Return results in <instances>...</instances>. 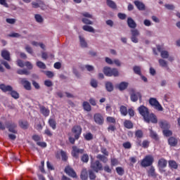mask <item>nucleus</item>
<instances>
[{
	"label": "nucleus",
	"instance_id": "f257e3e1",
	"mask_svg": "<svg viewBox=\"0 0 180 180\" xmlns=\"http://www.w3.org/2000/svg\"><path fill=\"white\" fill-rule=\"evenodd\" d=\"M103 73L106 77H119V70L116 68L105 67L103 68Z\"/></svg>",
	"mask_w": 180,
	"mask_h": 180
},
{
	"label": "nucleus",
	"instance_id": "f03ea898",
	"mask_svg": "<svg viewBox=\"0 0 180 180\" xmlns=\"http://www.w3.org/2000/svg\"><path fill=\"white\" fill-rule=\"evenodd\" d=\"M154 162V158L152 155H146L141 161V165L146 168L147 167H151Z\"/></svg>",
	"mask_w": 180,
	"mask_h": 180
},
{
	"label": "nucleus",
	"instance_id": "7ed1b4c3",
	"mask_svg": "<svg viewBox=\"0 0 180 180\" xmlns=\"http://www.w3.org/2000/svg\"><path fill=\"white\" fill-rule=\"evenodd\" d=\"M149 103L153 108H154V109L158 110L159 112H162V110H164L162 105L160 104V102H158L155 98H150L149 99Z\"/></svg>",
	"mask_w": 180,
	"mask_h": 180
},
{
	"label": "nucleus",
	"instance_id": "20e7f679",
	"mask_svg": "<svg viewBox=\"0 0 180 180\" xmlns=\"http://www.w3.org/2000/svg\"><path fill=\"white\" fill-rule=\"evenodd\" d=\"M85 150L78 148V146H73L72 148V155L74 158H79V154H84Z\"/></svg>",
	"mask_w": 180,
	"mask_h": 180
},
{
	"label": "nucleus",
	"instance_id": "39448f33",
	"mask_svg": "<svg viewBox=\"0 0 180 180\" xmlns=\"http://www.w3.org/2000/svg\"><path fill=\"white\" fill-rule=\"evenodd\" d=\"M138 110L140 115L143 116V119H146L147 120H148V118H147V117L150 115V112L148 111V108H147V107L144 105H141L140 107H139Z\"/></svg>",
	"mask_w": 180,
	"mask_h": 180
},
{
	"label": "nucleus",
	"instance_id": "423d86ee",
	"mask_svg": "<svg viewBox=\"0 0 180 180\" xmlns=\"http://www.w3.org/2000/svg\"><path fill=\"white\" fill-rule=\"evenodd\" d=\"M131 41L132 43H139L138 37L140 36V31L137 29L131 30Z\"/></svg>",
	"mask_w": 180,
	"mask_h": 180
},
{
	"label": "nucleus",
	"instance_id": "0eeeda50",
	"mask_svg": "<svg viewBox=\"0 0 180 180\" xmlns=\"http://www.w3.org/2000/svg\"><path fill=\"white\" fill-rule=\"evenodd\" d=\"M168 162L165 158H161L158 160V167L159 168V171L160 172H165V169L164 168L167 167V165Z\"/></svg>",
	"mask_w": 180,
	"mask_h": 180
},
{
	"label": "nucleus",
	"instance_id": "6e6552de",
	"mask_svg": "<svg viewBox=\"0 0 180 180\" xmlns=\"http://www.w3.org/2000/svg\"><path fill=\"white\" fill-rule=\"evenodd\" d=\"M72 133L75 134V140H78L81 136V133H82V128H81V126L76 125L72 127Z\"/></svg>",
	"mask_w": 180,
	"mask_h": 180
},
{
	"label": "nucleus",
	"instance_id": "1a4fd4ad",
	"mask_svg": "<svg viewBox=\"0 0 180 180\" xmlns=\"http://www.w3.org/2000/svg\"><path fill=\"white\" fill-rule=\"evenodd\" d=\"M91 168H92L95 172H99V171H102L103 169L102 163L98 160L93 162L91 164Z\"/></svg>",
	"mask_w": 180,
	"mask_h": 180
},
{
	"label": "nucleus",
	"instance_id": "9d476101",
	"mask_svg": "<svg viewBox=\"0 0 180 180\" xmlns=\"http://www.w3.org/2000/svg\"><path fill=\"white\" fill-rule=\"evenodd\" d=\"M20 84L23 85L25 89H26L27 91L32 90V84H30V82L27 81L26 78H20Z\"/></svg>",
	"mask_w": 180,
	"mask_h": 180
},
{
	"label": "nucleus",
	"instance_id": "9b49d317",
	"mask_svg": "<svg viewBox=\"0 0 180 180\" xmlns=\"http://www.w3.org/2000/svg\"><path fill=\"white\" fill-rule=\"evenodd\" d=\"M94 119L95 123H96L97 124L102 125L105 122V120L103 119V116L101 113L94 114Z\"/></svg>",
	"mask_w": 180,
	"mask_h": 180
},
{
	"label": "nucleus",
	"instance_id": "f8f14e48",
	"mask_svg": "<svg viewBox=\"0 0 180 180\" xmlns=\"http://www.w3.org/2000/svg\"><path fill=\"white\" fill-rule=\"evenodd\" d=\"M141 101V94L140 92H133L131 94V101L132 102H137V101Z\"/></svg>",
	"mask_w": 180,
	"mask_h": 180
},
{
	"label": "nucleus",
	"instance_id": "ddd939ff",
	"mask_svg": "<svg viewBox=\"0 0 180 180\" xmlns=\"http://www.w3.org/2000/svg\"><path fill=\"white\" fill-rule=\"evenodd\" d=\"M147 119L148 120L146 119H144L146 123H150V122H151V123H157L158 122V120H157V117H155L154 114L148 115Z\"/></svg>",
	"mask_w": 180,
	"mask_h": 180
},
{
	"label": "nucleus",
	"instance_id": "4468645a",
	"mask_svg": "<svg viewBox=\"0 0 180 180\" xmlns=\"http://www.w3.org/2000/svg\"><path fill=\"white\" fill-rule=\"evenodd\" d=\"M158 51L160 53V56L162 58H169V53H168L167 51H162V49L161 48V46L158 45L157 46Z\"/></svg>",
	"mask_w": 180,
	"mask_h": 180
},
{
	"label": "nucleus",
	"instance_id": "2eb2a0df",
	"mask_svg": "<svg viewBox=\"0 0 180 180\" xmlns=\"http://www.w3.org/2000/svg\"><path fill=\"white\" fill-rule=\"evenodd\" d=\"M65 172H66L69 176H72V178H77V173H75L74 169L71 168L70 167H67L65 169Z\"/></svg>",
	"mask_w": 180,
	"mask_h": 180
},
{
	"label": "nucleus",
	"instance_id": "dca6fc26",
	"mask_svg": "<svg viewBox=\"0 0 180 180\" xmlns=\"http://www.w3.org/2000/svg\"><path fill=\"white\" fill-rule=\"evenodd\" d=\"M0 89H1L3 92H9L10 94L12 89H13V87L10 85H5L4 84H0Z\"/></svg>",
	"mask_w": 180,
	"mask_h": 180
},
{
	"label": "nucleus",
	"instance_id": "f3484780",
	"mask_svg": "<svg viewBox=\"0 0 180 180\" xmlns=\"http://www.w3.org/2000/svg\"><path fill=\"white\" fill-rule=\"evenodd\" d=\"M17 127L18 125H16L15 123H9L7 125V129H8V131H11V133H14L16 134V133H18V131L15 129Z\"/></svg>",
	"mask_w": 180,
	"mask_h": 180
},
{
	"label": "nucleus",
	"instance_id": "a211bd4d",
	"mask_svg": "<svg viewBox=\"0 0 180 180\" xmlns=\"http://www.w3.org/2000/svg\"><path fill=\"white\" fill-rule=\"evenodd\" d=\"M1 57L6 61H11V53H9L7 50L1 51Z\"/></svg>",
	"mask_w": 180,
	"mask_h": 180
},
{
	"label": "nucleus",
	"instance_id": "6ab92c4d",
	"mask_svg": "<svg viewBox=\"0 0 180 180\" xmlns=\"http://www.w3.org/2000/svg\"><path fill=\"white\" fill-rule=\"evenodd\" d=\"M127 25L131 29H136V27H137V24L134 21V20H133V18L130 17H129L127 19Z\"/></svg>",
	"mask_w": 180,
	"mask_h": 180
},
{
	"label": "nucleus",
	"instance_id": "aec40b11",
	"mask_svg": "<svg viewBox=\"0 0 180 180\" xmlns=\"http://www.w3.org/2000/svg\"><path fill=\"white\" fill-rule=\"evenodd\" d=\"M135 6L139 9V11H146V5L143 4L141 1H135L134 2Z\"/></svg>",
	"mask_w": 180,
	"mask_h": 180
},
{
	"label": "nucleus",
	"instance_id": "412c9836",
	"mask_svg": "<svg viewBox=\"0 0 180 180\" xmlns=\"http://www.w3.org/2000/svg\"><path fill=\"white\" fill-rule=\"evenodd\" d=\"M159 126L161 127V129H168L171 126L169 125V123L165 120L159 122Z\"/></svg>",
	"mask_w": 180,
	"mask_h": 180
},
{
	"label": "nucleus",
	"instance_id": "4be33fe9",
	"mask_svg": "<svg viewBox=\"0 0 180 180\" xmlns=\"http://www.w3.org/2000/svg\"><path fill=\"white\" fill-rule=\"evenodd\" d=\"M40 112L41 113H42L44 116H45V117H47V116L50 115V110L48 108H46V107L44 106L40 107Z\"/></svg>",
	"mask_w": 180,
	"mask_h": 180
},
{
	"label": "nucleus",
	"instance_id": "5701e85b",
	"mask_svg": "<svg viewBox=\"0 0 180 180\" xmlns=\"http://www.w3.org/2000/svg\"><path fill=\"white\" fill-rule=\"evenodd\" d=\"M148 176H152V178H156L157 174H155V169L153 166H151L148 171Z\"/></svg>",
	"mask_w": 180,
	"mask_h": 180
},
{
	"label": "nucleus",
	"instance_id": "b1692460",
	"mask_svg": "<svg viewBox=\"0 0 180 180\" xmlns=\"http://www.w3.org/2000/svg\"><path fill=\"white\" fill-rule=\"evenodd\" d=\"M49 124L53 130H56L57 129V122H56V120L53 118H50L49 120Z\"/></svg>",
	"mask_w": 180,
	"mask_h": 180
},
{
	"label": "nucleus",
	"instance_id": "393cba45",
	"mask_svg": "<svg viewBox=\"0 0 180 180\" xmlns=\"http://www.w3.org/2000/svg\"><path fill=\"white\" fill-rule=\"evenodd\" d=\"M158 63L160 67H162L163 68H167V70H169V68L168 67V62H167L165 60L159 59Z\"/></svg>",
	"mask_w": 180,
	"mask_h": 180
},
{
	"label": "nucleus",
	"instance_id": "a878e982",
	"mask_svg": "<svg viewBox=\"0 0 180 180\" xmlns=\"http://www.w3.org/2000/svg\"><path fill=\"white\" fill-rule=\"evenodd\" d=\"M168 143L169 146H172V147H175V146L178 144V141L176 140V139L172 136L168 139Z\"/></svg>",
	"mask_w": 180,
	"mask_h": 180
},
{
	"label": "nucleus",
	"instance_id": "bb28decb",
	"mask_svg": "<svg viewBox=\"0 0 180 180\" xmlns=\"http://www.w3.org/2000/svg\"><path fill=\"white\" fill-rule=\"evenodd\" d=\"M124 127L126 129H133L134 124H133V122H131V121L129 120H125L124 122Z\"/></svg>",
	"mask_w": 180,
	"mask_h": 180
},
{
	"label": "nucleus",
	"instance_id": "cd10ccee",
	"mask_svg": "<svg viewBox=\"0 0 180 180\" xmlns=\"http://www.w3.org/2000/svg\"><path fill=\"white\" fill-rule=\"evenodd\" d=\"M120 112L122 116H127V113H128L127 107L124 105H121L120 107Z\"/></svg>",
	"mask_w": 180,
	"mask_h": 180
},
{
	"label": "nucleus",
	"instance_id": "c85d7f7f",
	"mask_svg": "<svg viewBox=\"0 0 180 180\" xmlns=\"http://www.w3.org/2000/svg\"><path fill=\"white\" fill-rule=\"evenodd\" d=\"M79 41H80V46L83 49H85L86 47H88V44L86 43V41H85V38L82 37L81 36L79 37Z\"/></svg>",
	"mask_w": 180,
	"mask_h": 180
},
{
	"label": "nucleus",
	"instance_id": "c756f323",
	"mask_svg": "<svg viewBox=\"0 0 180 180\" xmlns=\"http://www.w3.org/2000/svg\"><path fill=\"white\" fill-rule=\"evenodd\" d=\"M129 86V83L126 82H122L118 85V89L120 91H124Z\"/></svg>",
	"mask_w": 180,
	"mask_h": 180
},
{
	"label": "nucleus",
	"instance_id": "7c9ffc66",
	"mask_svg": "<svg viewBox=\"0 0 180 180\" xmlns=\"http://www.w3.org/2000/svg\"><path fill=\"white\" fill-rule=\"evenodd\" d=\"M80 178L82 180H87L88 179V172L86 169H83L80 175Z\"/></svg>",
	"mask_w": 180,
	"mask_h": 180
},
{
	"label": "nucleus",
	"instance_id": "2f4dec72",
	"mask_svg": "<svg viewBox=\"0 0 180 180\" xmlns=\"http://www.w3.org/2000/svg\"><path fill=\"white\" fill-rule=\"evenodd\" d=\"M83 30L85 32H89V33H95V29L89 25H84L82 27Z\"/></svg>",
	"mask_w": 180,
	"mask_h": 180
},
{
	"label": "nucleus",
	"instance_id": "473e14b6",
	"mask_svg": "<svg viewBox=\"0 0 180 180\" xmlns=\"http://www.w3.org/2000/svg\"><path fill=\"white\" fill-rule=\"evenodd\" d=\"M106 4L109 8H111L112 9H116L117 6H116V3L112 0H107Z\"/></svg>",
	"mask_w": 180,
	"mask_h": 180
},
{
	"label": "nucleus",
	"instance_id": "72a5a7b5",
	"mask_svg": "<svg viewBox=\"0 0 180 180\" xmlns=\"http://www.w3.org/2000/svg\"><path fill=\"white\" fill-rule=\"evenodd\" d=\"M105 89L108 92H112L113 91V84L110 82H105Z\"/></svg>",
	"mask_w": 180,
	"mask_h": 180
},
{
	"label": "nucleus",
	"instance_id": "f704fd0d",
	"mask_svg": "<svg viewBox=\"0 0 180 180\" xmlns=\"http://www.w3.org/2000/svg\"><path fill=\"white\" fill-rule=\"evenodd\" d=\"M144 136V134L143 133V131L141 129L136 130L135 131V137L136 139H143Z\"/></svg>",
	"mask_w": 180,
	"mask_h": 180
},
{
	"label": "nucleus",
	"instance_id": "c9c22d12",
	"mask_svg": "<svg viewBox=\"0 0 180 180\" xmlns=\"http://www.w3.org/2000/svg\"><path fill=\"white\" fill-rule=\"evenodd\" d=\"M17 74H19V75H29L30 74V72H29V70L26 69H20L17 71Z\"/></svg>",
	"mask_w": 180,
	"mask_h": 180
},
{
	"label": "nucleus",
	"instance_id": "e433bc0d",
	"mask_svg": "<svg viewBox=\"0 0 180 180\" xmlns=\"http://www.w3.org/2000/svg\"><path fill=\"white\" fill-rule=\"evenodd\" d=\"M9 95L12 96L14 99H19V93L18 91H14L13 89H12V91L9 93Z\"/></svg>",
	"mask_w": 180,
	"mask_h": 180
},
{
	"label": "nucleus",
	"instance_id": "4c0bfd02",
	"mask_svg": "<svg viewBox=\"0 0 180 180\" xmlns=\"http://www.w3.org/2000/svg\"><path fill=\"white\" fill-rule=\"evenodd\" d=\"M83 108L84 110H86V112H91V105L87 101H84L83 103Z\"/></svg>",
	"mask_w": 180,
	"mask_h": 180
},
{
	"label": "nucleus",
	"instance_id": "58836bf2",
	"mask_svg": "<svg viewBox=\"0 0 180 180\" xmlns=\"http://www.w3.org/2000/svg\"><path fill=\"white\" fill-rule=\"evenodd\" d=\"M133 71L134 74H136V75L141 76V68H140L139 66H134L133 68Z\"/></svg>",
	"mask_w": 180,
	"mask_h": 180
},
{
	"label": "nucleus",
	"instance_id": "ea45409f",
	"mask_svg": "<svg viewBox=\"0 0 180 180\" xmlns=\"http://www.w3.org/2000/svg\"><path fill=\"white\" fill-rule=\"evenodd\" d=\"M169 166L173 169H176L178 168V164H176V162H175L174 160L169 161Z\"/></svg>",
	"mask_w": 180,
	"mask_h": 180
},
{
	"label": "nucleus",
	"instance_id": "a19ab883",
	"mask_svg": "<svg viewBox=\"0 0 180 180\" xmlns=\"http://www.w3.org/2000/svg\"><path fill=\"white\" fill-rule=\"evenodd\" d=\"M34 19L36 20V22H37V23H43L44 22V19L43 17H41V15H40L39 14H36L34 15Z\"/></svg>",
	"mask_w": 180,
	"mask_h": 180
},
{
	"label": "nucleus",
	"instance_id": "79ce46f5",
	"mask_svg": "<svg viewBox=\"0 0 180 180\" xmlns=\"http://www.w3.org/2000/svg\"><path fill=\"white\" fill-rule=\"evenodd\" d=\"M96 158H98V160H100L101 161H102L104 163L108 162V158H106V156H105L103 155H98L96 156Z\"/></svg>",
	"mask_w": 180,
	"mask_h": 180
},
{
	"label": "nucleus",
	"instance_id": "37998d69",
	"mask_svg": "<svg viewBox=\"0 0 180 180\" xmlns=\"http://www.w3.org/2000/svg\"><path fill=\"white\" fill-rule=\"evenodd\" d=\"M19 124L22 129H27L29 127V123L27 121H20Z\"/></svg>",
	"mask_w": 180,
	"mask_h": 180
},
{
	"label": "nucleus",
	"instance_id": "c03bdc74",
	"mask_svg": "<svg viewBox=\"0 0 180 180\" xmlns=\"http://www.w3.org/2000/svg\"><path fill=\"white\" fill-rule=\"evenodd\" d=\"M32 8H43V6H41V5H43V1H39V3H36L33 1L32 3Z\"/></svg>",
	"mask_w": 180,
	"mask_h": 180
},
{
	"label": "nucleus",
	"instance_id": "a18cd8bd",
	"mask_svg": "<svg viewBox=\"0 0 180 180\" xmlns=\"http://www.w3.org/2000/svg\"><path fill=\"white\" fill-rule=\"evenodd\" d=\"M37 67H38L39 68H41V70H46V64H44V63L41 61L37 62Z\"/></svg>",
	"mask_w": 180,
	"mask_h": 180
},
{
	"label": "nucleus",
	"instance_id": "49530a36",
	"mask_svg": "<svg viewBox=\"0 0 180 180\" xmlns=\"http://www.w3.org/2000/svg\"><path fill=\"white\" fill-rule=\"evenodd\" d=\"M150 130V137L152 139H154V140H158V135H157V133H155L153 129H149Z\"/></svg>",
	"mask_w": 180,
	"mask_h": 180
},
{
	"label": "nucleus",
	"instance_id": "de8ad7c7",
	"mask_svg": "<svg viewBox=\"0 0 180 180\" xmlns=\"http://www.w3.org/2000/svg\"><path fill=\"white\" fill-rule=\"evenodd\" d=\"M141 147H142L143 148H148V147H150V141H148V140L143 141Z\"/></svg>",
	"mask_w": 180,
	"mask_h": 180
},
{
	"label": "nucleus",
	"instance_id": "09e8293b",
	"mask_svg": "<svg viewBox=\"0 0 180 180\" xmlns=\"http://www.w3.org/2000/svg\"><path fill=\"white\" fill-rule=\"evenodd\" d=\"M89 176L91 180H95L96 179V174L92 170H89Z\"/></svg>",
	"mask_w": 180,
	"mask_h": 180
},
{
	"label": "nucleus",
	"instance_id": "8fccbe9b",
	"mask_svg": "<svg viewBox=\"0 0 180 180\" xmlns=\"http://www.w3.org/2000/svg\"><path fill=\"white\" fill-rule=\"evenodd\" d=\"M60 155L62 157L63 161H67V160H68V156H67V153H65V151L61 150Z\"/></svg>",
	"mask_w": 180,
	"mask_h": 180
},
{
	"label": "nucleus",
	"instance_id": "3c124183",
	"mask_svg": "<svg viewBox=\"0 0 180 180\" xmlns=\"http://www.w3.org/2000/svg\"><path fill=\"white\" fill-rule=\"evenodd\" d=\"M81 160L82 162H88V161H89V156L88 154H84L81 158Z\"/></svg>",
	"mask_w": 180,
	"mask_h": 180
},
{
	"label": "nucleus",
	"instance_id": "603ef678",
	"mask_svg": "<svg viewBox=\"0 0 180 180\" xmlns=\"http://www.w3.org/2000/svg\"><path fill=\"white\" fill-rule=\"evenodd\" d=\"M122 146L124 148H126L127 150H130L131 148V143L129 141L125 142L122 144Z\"/></svg>",
	"mask_w": 180,
	"mask_h": 180
},
{
	"label": "nucleus",
	"instance_id": "864d4df0",
	"mask_svg": "<svg viewBox=\"0 0 180 180\" xmlns=\"http://www.w3.org/2000/svg\"><path fill=\"white\" fill-rule=\"evenodd\" d=\"M44 85H45V86H47L48 88H50V87L53 86V82L51 80L48 79V80L44 81Z\"/></svg>",
	"mask_w": 180,
	"mask_h": 180
},
{
	"label": "nucleus",
	"instance_id": "5fc2aeb1",
	"mask_svg": "<svg viewBox=\"0 0 180 180\" xmlns=\"http://www.w3.org/2000/svg\"><path fill=\"white\" fill-rule=\"evenodd\" d=\"M106 120L108 123H112L114 124L116 123V119L113 117H107Z\"/></svg>",
	"mask_w": 180,
	"mask_h": 180
},
{
	"label": "nucleus",
	"instance_id": "6e6d98bb",
	"mask_svg": "<svg viewBox=\"0 0 180 180\" xmlns=\"http://www.w3.org/2000/svg\"><path fill=\"white\" fill-rule=\"evenodd\" d=\"M84 139L87 140V141H89L90 140H92L94 139V135L91 133H87L84 135Z\"/></svg>",
	"mask_w": 180,
	"mask_h": 180
},
{
	"label": "nucleus",
	"instance_id": "4d7b16f0",
	"mask_svg": "<svg viewBox=\"0 0 180 180\" xmlns=\"http://www.w3.org/2000/svg\"><path fill=\"white\" fill-rule=\"evenodd\" d=\"M82 22L85 25H94V22L86 18H82Z\"/></svg>",
	"mask_w": 180,
	"mask_h": 180
},
{
	"label": "nucleus",
	"instance_id": "13d9d810",
	"mask_svg": "<svg viewBox=\"0 0 180 180\" xmlns=\"http://www.w3.org/2000/svg\"><path fill=\"white\" fill-rule=\"evenodd\" d=\"M116 172H117V174H118V175H120V176L124 174V169H123V168L120 167L116 168Z\"/></svg>",
	"mask_w": 180,
	"mask_h": 180
},
{
	"label": "nucleus",
	"instance_id": "bf43d9fd",
	"mask_svg": "<svg viewBox=\"0 0 180 180\" xmlns=\"http://www.w3.org/2000/svg\"><path fill=\"white\" fill-rule=\"evenodd\" d=\"M43 72H44L48 78H53L54 77V73L51 71H44Z\"/></svg>",
	"mask_w": 180,
	"mask_h": 180
},
{
	"label": "nucleus",
	"instance_id": "052dcab7",
	"mask_svg": "<svg viewBox=\"0 0 180 180\" xmlns=\"http://www.w3.org/2000/svg\"><path fill=\"white\" fill-rule=\"evenodd\" d=\"M163 134L166 137H169V136H172V131L168 130V129H164L163 130Z\"/></svg>",
	"mask_w": 180,
	"mask_h": 180
},
{
	"label": "nucleus",
	"instance_id": "680f3d73",
	"mask_svg": "<svg viewBox=\"0 0 180 180\" xmlns=\"http://www.w3.org/2000/svg\"><path fill=\"white\" fill-rule=\"evenodd\" d=\"M6 22L10 25H15V23H16V20L15 18H7L6 19Z\"/></svg>",
	"mask_w": 180,
	"mask_h": 180
},
{
	"label": "nucleus",
	"instance_id": "e2e57ef3",
	"mask_svg": "<svg viewBox=\"0 0 180 180\" xmlns=\"http://www.w3.org/2000/svg\"><path fill=\"white\" fill-rule=\"evenodd\" d=\"M1 64H2V65H4V67H6L7 70H11V65H9V63H8V62L5 60H1Z\"/></svg>",
	"mask_w": 180,
	"mask_h": 180
},
{
	"label": "nucleus",
	"instance_id": "0e129e2a",
	"mask_svg": "<svg viewBox=\"0 0 180 180\" xmlns=\"http://www.w3.org/2000/svg\"><path fill=\"white\" fill-rule=\"evenodd\" d=\"M25 66L27 67L28 70H33V65L29 61L25 63Z\"/></svg>",
	"mask_w": 180,
	"mask_h": 180
},
{
	"label": "nucleus",
	"instance_id": "69168bd1",
	"mask_svg": "<svg viewBox=\"0 0 180 180\" xmlns=\"http://www.w3.org/2000/svg\"><path fill=\"white\" fill-rule=\"evenodd\" d=\"M25 50L29 54H33V49L29 45L25 46Z\"/></svg>",
	"mask_w": 180,
	"mask_h": 180
},
{
	"label": "nucleus",
	"instance_id": "338daca9",
	"mask_svg": "<svg viewBox=\"0 0 180 180\" xmlns=\"http://www.w3.org/2000/svg\"><path fill=\"white\" fill-rule=\"evenodd\" d=\"M117 16L119 19H121V20H124V19H126V18L127 17L126 14L122 13H118Z\"/></svg>",
	"mask_w": 180,
	"mask_h": 180
},
{
	"label": "nucleus",
	"instance_id": "774afa93",
	"mask_svg": "<svg viewBox=\"0 0 180 180\" xmlns=\"http://www.w3.org/2000/svg\"><path fill=\"white\" fill-rule=\"evenodd\" d=\"M32 140H34V141H40V140H41V137H40V136L39 135H34L32 136Z\"/></svg>",
	"mask_w": 180,
	"mask_h": 180
}]
</instances>
